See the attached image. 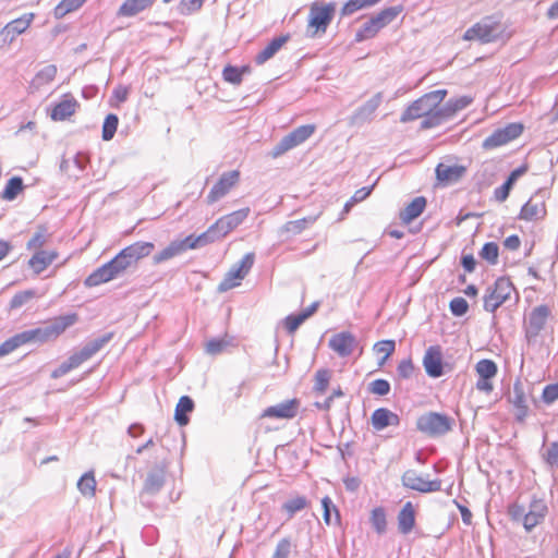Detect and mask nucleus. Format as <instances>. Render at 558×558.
<instances>
[{"mask_svg":"<svg viewBox=\"0 0 558 558\" xmlns=\"http://www.w3.org/2000/svg\"><path fill=\"white\" fill-rule=\"evenodd\" d=\"M155 245L151 242H135L121 250L111 260L95 269L84 281L86 287H97L122 277L130 268L150 255Z\"/></svg>","mask_w":558,"mask_h":558,"instance_id":"1","label":"nucleus"},{"mask_svg":"<svg viewBox=\"0 0 558 558\" xmlns=\"http://www.w3.org/2000/svg\"><path fill=\"white\" fill-rule=\"evenodd\" d=\"M446 95V89H437L423 95L408 106L402 112L400 121L407 123L423 118L421 122L423 130L440 125L444 122L440 104Z\"/></svg>","mask_w":558,"mask_h":558,"instance_id":"2","label":"nucleus"},{"mask_svg":"<svg viewBox=\"0 0 558 558\" xmlns=\"http://www.w3.org/2000/svg\"><path fill=\"white\" fill-rule=\"evenodd\" d=\"M78 320V316L75 313L54 317L44 326L27 329L19 332L22 344L38 343L43 344L49 341L56 340L61 336L68 328L75 325Z\"/></svg>","mask_w":558,"mask_h":558,"instance_id":"3","label":"nucleus"},{"mask_svg":"<svg viewBox=\"0 0 558 558\" xmlns=\"http://www.w3.org/2000/svg\"><path fill=\"white\" fill-rule=\"evenodd\" d=\"M512 293L515 294V300H518L519 295L510 279L506 277L498 278L493 286L486 289L483 296L484 310L495 313L502 304L510 300Z\"/></svg>","mask_w":558,"mask_h":558,"instance_id":"4","label":"nucleus"},{"mask_svg":"<svg viewBox=\"0 0 558 558\" xmlns=\"http://www.w3.org/2000/svg\"><path fill=\"white\" fill-rule=\"evenodd\" d=\"M403 11L402 5L389 7L376 15L372 16L367 22H365L362 27L355 34V40L357 43L364 41L366 39L373 38L376 34L390 24L397 16Z\"/></svg>","mask_w":558,"mask_h":558,"instance_id":"5","label":"nucleus"},{"mask_svg":"<svg viewBox=\"0 0 558 558\" xmlns=\"http://www.w3.org/2000/svg\"><path fill=\"white\" fill-rule=\"evenodd\" d=\"M502 33V27L499 21L493 16H486L472 27L466 29L463 35L465 40H480L483 44L495 41Z\"/></svg>","mask_w":558,"mask_h":558,"instance_id":"6","label":"nucleus"},{"mask_svg":"<svg viewBox=\"0 0 558 558\" xmlns=\"http://www.w3.org/2000/svg\"><path fill=\"white\" fill-rule=\"evenodd\" d=\"M416 428L430 437L442 436L452 428V420L446 414L429 412L417 418Z\"/></svg>","mask_w":558,"mask_h":558,"instance_id":"7","label":"nucleus"},{"mask_svg":"<svg viewBox=\"0 0 558 558\" xmlns=\"http://www.w3.org/2000/svg\"><path fill=\"white\" fill-rule=\"evenodd\" d=\"M315 129L314 124H305L294 129L292 132L283 136L278 144H276L270 153L271 157L278 158L284 153L303 144L314 134Z\"/></svg>","mask_w":558,"mask_h":558,"instance_id":"8","label":"nucleus"},{"mask_svg":"<svg viewBox=\"0 0 558 558\" xmlns=\"http://www.w3.org/2000/svg\"><path fill=\"white\" fill-rule=\"evenodd\" d=\"M336 4L333 2L325 5L314 3L310 9L308 16V35L315 37L317 33H325L330 24Z\"/></svg>","mask_w":558,"mask_h":558,"instance_id":"9","label":"nucleus"},{"mask_svg":"<svg viewBox=\"0 0 558 558\" xmlns=\"http://www.w3.org/2000/svg\"><path fill=\"white\" fill-rule=\"evenodd\" d=\"M254 260V253L251 252L245 254L242 259L226 274L225 278L218 286V291L226 292L240 286V281L248 274L253 267Z\"/></svg>","mask_w":558,"mask_h":558,"instance_id":"10","label":"nucleus"},{"mask_svg":"<svg viewBox=\"0 0 558 558\" xmlns=\"http://www.w3.org/2000/svg\"><path fill=\"white\" fill-rule=\"evenodd\" d=\"M523 132L521 123H509L501 129H497L483 142V147L493 149L518 138Z\"/></svg>","mask_w":558,"mask_h":558,"instance_id":"11","label":"nucleus"},{"mask_svg":"<svg viewBox=\"0 0 558 558\" xmlns=\"http://www.w3.org/2000/svg\"><path fill=\"white\" fill-rule=\"evenodd\" d=\"M239 181L240 172L238 170L223 172L208 193L207 203L214 204L225 197L239 183Z\"/></svg>","mask_w":558,"mask_h":558,"instance_id":"12","label":"nucleus"},{"mask_svg":"<svg viewBox=\"0 0 558 558\" xmlns=\"http://www.w3.org/2000/svg\"><path fill=\"white\" fill-rule=\"evenodd\" d=\"M550 310L547 305H538L532 310L525 325V337L529 341L535 340L545 328Z\"/></svg>","mask_w":558,"mask_h":558,"instance_id":"13","label":"nucleus"},{"mask_svg":"<svg viewBox=\"0 0 558 558\" xmlns=\"http://www.w3.org/2000/svg\"><path fill=\"white\" fill-rule=\"evenodd\" d=\"M404 487L420 493H434L441 489V481H428L414 470H408L401 477Z\"/></svg>","mask_w":558,"mask_h":558,"instance_id":"14","label":"nucleus"},{"mask_svg":"<svg viewBox=\"0 0 558 558\" xmlns=\"http://www.w3.org/2000/svg\"><path fill=\"white\" fill-rule=\"evenodd\" d=\"M300 404V401L295 398L284 400L266 408L260 414V418L291 420L298 415Z\"/></svg>","mask_w":558,"mask_h":558,"instance_id":"15","label":"nucleus"},{"mask_svg":"<svg viewBox=\"0 0 558 558\" xmlns=\"http://www.w3.org/2000/svg\"><path fill=\"white\" fill-rule=\"evenodd\" d=\"M113 338L112 332H107L101 337H98L87 342L80 351L74 352L71 356L75 361L76 365L80 366L84 362L90 360L95 354L102 350Z\"/></svg>","mask_w":558,"mask_h":558,"instance_id":"16","label":"nucleus"},{"mask_svg":"<svg viewBox=\"0 0 558 558\" xmlns=\"http://www.w3.org/2000/svg\"><path fill=\"white\" fill-rule=\"evenodd\" d=\"M381 101L383 94L379 92L353 112L349 119V123L351 125H362L372 121L373 116L380 106Z\"/></svg>","mask_w":558,"mask_h":558,"instance_id":"17","label":"nucleus"},{"mask_svg":"<svg viewBox=\"0 0 558 558\" xmlns=\"http://www.w3.org/2000/svg\"><path fill=\"white\" fill-rule=\"evenodd\" d=\"M328 345L339 356L347 357L353 353L357 345V340L353 333L341 331L329 339Z\"/></svg>","mask_w":558,"mask_h":558,"instance_id":"18","label":"nucleus"},{"mask_svg":"<svg viewBox=\"0 0 558 558\" xmlns=\"http://www.w3.org/2000/svg\"><path fill=\"white\" fill-rule=\"evenodd\" d=\"M250 211V208L245 207L219 218L214 223L218 231V235L225 238L247 218Z\"/></svg>","mask_w":558,"mask_h":558,"instance_id":"19","label":"nucleus"},{"mask_svg":"<svg viewBox=\"0 0 558 558\" xmlns=\"http://www.w3.org/2000/svg\"><path fill=\"white\" fill-rule=\"evenodd\" d=\"M34 17V13H25L9 22L0 32L3 41L9 44L13 43L19 35L23 34L31 26Z\"/></svg>","mask_w":558,"mask_h":558,"instance_id":"20","label":"nucleus"},{"mask_svg":"<svg viewBox=\"0 0 558 558\" xmlns=\"http://www.w3.org/2000/svg\"><path fill=\"white\" fill-rule=\"evenodd\" d=\"M423 366L429 377L438 378L442 376V352L439 345H432L426 350L423 357Z\"/></svg>","mask_w":558,"mask_h":558,"instance_id":"21","label":"nucleus"},{"mask_svg":"<svg viewBox=\"0 0 558 558\" xmlns=\"http://www.w3.org/2000/svg\"><path fill=\"white\" fill-rule=\"evenodd\" d=\"M80 107L77 100L71 94H64L50 109V118L53 121H64L73 116Z\"/></svg>","mask_w":558,"mask_h":558,"instance_id":"22","label":"nucleus"},{"mask_svg":"<svg viewBox=\"0 0 558 558\" xmlns=\"http://www.w3.org/2000/svg\"><path fill=\"white\" fill-rule=\"evenodd\" d=\"M548 512L546 502L543 499L534 498L525 511L524 530L529 533L539 523H542Z\"/></svg>","mask_w":558,"mask_h":558,"instance_id":"23","label":"nucleus"},{"mask_svg":"<svg viewBox=\"0 0 558 558\" xmlns=\"http://www.w3.org/2000/svg\"><path fill=\"white\" fill-rule=\"evenodd\" d=\"M465 171L466 169L463 166L444 162L438 163L435 169L437 180L444 185L457 183Z\"/></svg>","mask_w":558,"mask_h":558,"instance_id":"24","label":"nucleus"},{"mask_svg":"<svg viewBox=\"0 0 558 558\" xmlns=\"http://www.w3.org/2000/svg\"><path fill=\"white\" fill-rule=\"evenodd\" d=\"M59 256L56 250H40L33 253L28 260L29 268L34 274L39 275L46 270Z\"/></svg>","mask_w":558,"mask_h":558,"instance_id":"25","label":"nucleus"},{"mask_svg":"<svg viewBox=\"0 0 558 558\" xmlns=\"http://www.w3.org/2000/svg\"><path fill=\"white\" fill-rule=\"evenodd\" d=\"M220 239L222 238L218 235V231L215 228V225H211L205 232L201 233L199 235H187L183 239V242L186 250H194L214 243Z\"/></svg>","mask_w":558,"mask_h":558,"instance_id":"26","label":"nucleus"},{"mask_svg":"<svg viewBox=\"0 0 558 558\" xmlns=\"http://www.w3.org/2000/svg\"><path fill=\"white\" fill-rule=\"evenodd\" d=\"M372 426L376 430H383L388 426H398L400 417L386 408L376 409L371 416Z\"/></svg>","mask_w":558,"mask_h":558,"instance_id":"27","label":"nucleus"},{"mask_svg":"<svg viewBox=\"0 0 558 558\" xmlns=\"http://www.w3.org/2000/svg\"><path fill=\"white\" fill-rule=\"evenodd\" d=\"M511 403L514 407L515 410V420L518 422H524L527 414H529V407L526 403V397L523 391V387L520 383H515L513 385V393L511 397Z\"/></svg>","mask_w":558,"mask_h":558,"instance_id":"28","label":"nucleus"},{"mask_svg":"<svg viewBox=\"0 0 558 558\" xmlns=\"http://www.w3.org/2000/svg\"><path fill=\"white\" fill-rule=\"evenodd\" d=\"M398 530L401 534H409L415 525V510L411 501L404 504L397 517Z\"/></svg>","mask_w":558,"mask_h":558,"instance_id":"29","label":"nucleus"},{"mask_svg":"<svg viewBox=\"0 0 558 558\" xmlns=\"http://www.w3.org/2000/svg\"><path fill=\"white\" fill-rule=\"evenodd\" d=\"M156 0H125L118 10V16H134L150 8Z\"/></svg>","mask_w":558,"mask_h":558,"instance_id":"30","label":"nucleus"},{"mask_svg":"<svg viewBox=\"0 0 558 558\" xmlns=\"http://www.w3.org/2000/svg\"><path fill=\"white\" fill-rule=\"evenodd\" d=\"M289 36L283 35L274 38L263 50H260L256 57L255 62L256 64H264L266 61L271 59L280 49L281 47L288 41Z\"/></svg>","mask_w":558,"mask_h":558,"instance_id":"31","label":"nucleus"},{"mask_svg":"<svg viewBox=\"0 0 558 558\" xmlns=\"http://www.w3.org/2000/svg\"><path fill=\"white\" fill-rule=\"evenodd\" d=\"M165 484V470L155 468L148 474L144 483V493L149 495L157 494Z\"/></svg>","mask_w":558,"mask_h":558,"instance_id":"32","label":"nucleus"},{"mask_svg":"<svg viewBox=\"0 0 558 558\" xmlns=\"http://www.w3.org/2000/svg\"><path fill=\"white\" fill-rule=\"evenodd\" d=\"M425 207L426 198L423 196H417L400 213V219L404 223H410L423 213Z\"/></svg>","mask_w":558,"mask_h":558,"instance_id":"33","label":"nucleus"},{"mask_svg":"<svg viewBox=\"0 0 558 558\" xmlns=\"http://www.w3.org/2000/svg\"><path fill=\"white\" fill-rule=\"evenodd\" d=\"M50 239L51 233H49L48 229L45 226H39L27 241L26 250L33 253L44 250V246L50 241Z\"/></svg>","mask_w":558,"mask_h":558,"instance_id":"34","label":"nucleus"},{"mask_svg":"<svg viewBox=\"0 0 558 558\" xmlns=\"http://www.w3.org/2000/svg\"><path fill=\"white\" fill-rule=\"evenodd\" d=\"M194 410V401L189 396H182L175 407L174 420L180 426H185L190 418L189 413Z\"/></svg>","mask_w":558,"mask_h":558,"instance_id":"35","label":"nucleus"},{"mask_svg":"<svg viewBox=\"0 0 558 558\" xmlns=\"http://www.w3.org/2000/svg\"><path fill=\"white\" fill-rule=\"evenodd\" d=\"M185 251L186 247L184 245L183 240L172 241L167 247H165L159 253L155 254L153 260L155 264H160L180 255Z\"/></svg>","mask_w":558,"mask_h":558,"instance_id":"36","label":"nucleus"},{"mask_svg":"<svg viewBox=\"0 0 558 558\" xmlns=\"http://www.w3.org/2000/svg\"><path fill=\"white\" fill-rule=\"evenodd\" d=\"M546 215L545 205L541 202H533L530 199L523 205L520 211V219L523 220H538Z\"/></svg>","mask_w":558,"mask_h":558,"instance_id":"37","label":"nucleus"},{"mask_svg":"<svg viewBox=\"0 0 558 558\" xmlns=\"http://www.w3.org/2000/svg\"><path fill=\"white\" fill-rule=\"evenodd\" d=\"M472 100L473 99L469 96H461L459 98L448 100L444 106H441L444 122L453 117L458 111L466 108Z\"/></svg>","mask_w":558,"mask_h":558,"instance_id":"38","label":"nucleus"},{"mask_svg":"<svg viewBox=\"0 0 558 558\" xmlns=\"http://www.w3.org/2000/svg\"><path fill=\"white\" fill-rule=\"evenodd\" d=\"M318 218L317 216H308L304 217L299 220H292L284 223L281 229L280 233H290L292 235L300 234L303 230H305L308 226L313 225Z\"/></svg>","mask_w":558,"mask_h":558,"instance_id":"39","label":"nucleus"},{"mask_svg":"<svg viewBox=\"0 0 558 558\" xmlns=\"http://www.w3.org/2000/svg\"><path fill=\"white\" fill-rule=\"evenodd\" d=\"M23 189L24 184L22 178L13 177L8 181L2 192V197L7 201H13L23 191Z\"/></svg>","mask_w":558,"mask_h":558,"instance_id":"40","label":"nucleus"},{"mask_svg":"<svg viewBox=\"0 0 558 558\" xmlns=\"http://www.w3.org/2000/svg\"><path fill=\"white\" fill-rule=\"evenodd\" d=\"M77 488L82 495L87 497L95 496L96 480L93 472H86L77 482Z\"/></svg>","mask_w":558,"mask_h":558,"instance_id":"41","label":"nucleus"},{"mask_svg":"<svg viewBox=\"0 0 558 558\" xmlns=\"http://www.w3.org/2000/svg\"><path fill=\"white\" fill-rule=\"evenodd\" d=\"M371 523L378 534H384L387 530L386 511L383 507H376L371 513Z\"/></svg>","mask_w":558,"mask_h":558,"instance_id":"42","label":"nucleus"},{"mask_svg":"<svg viewBox=\"0 0 558 558\" xmlns=\"http://www.w3.org/2000/svg\"><path fill=\"white\" fill-rule=\"evenodd\" d=\"M476 373L478 377H483L484 379H492L497 374V365L494 361L483 359L478 361L475 365Z\"/></svg>","mask_w":558,"mask_h":558,"instance_id":"43","label":"nucleus"},{"mask_svg":"<svg viewBox=\"0 0 558 558\" xmlns=\"http://www.w3.org/2000/svg\"><path fill=\"white\" fill-rule=\"evenodd\" d=\"M373 350L377 354H383V357L378 362V365L383 366L387 359L395 352L396 342L393 340H381L374 344Z\"/></svg>","mask_w":558,"mask_h":558,"instance_id":"44","label":"nucleus"},{"mask_svg":"<svg viewBox=\"0 0 558 558\" xmlns=\"http://www.w3.org/2000/svg\"><path fill=\"white\" fill-rule=\"evenodd\" d=\"M307 506V499L304 496H298L289 499L282 505V509L288 513L291 519L296 512L303 510Z\"/></svg>","mask_w":558,"mask_h":558,"instance_id":"45","label":"nucleus"},{"mask_svg":"<svg viewBox=\"0 0 558 558\" xmlns=\"http://www.w3.org/2000/svg\"><path fill=\"white\" fill-rule=\"evenodd\" d=\"M232 344V340L225 338H214L207 341L206 343V352L211 355H217L222 353L229 345Z\"/></svg>","mask_w":558,"mask_h":558,"instance_id":"46","label":"nucleus"},{"mask_svg":"<svg viewBox=\"0 0 558 558\" xmlns=\"http://www.w3.org/2000/svg\"><path fill=\"white\" fill-rule=\"evenodd\" d=\"M86 0H62L54 8V16L60 19L65 16L68 13L77 10Z\"/></svg>","mask_w":558,"mask_h":558,"instance_id":"47","label":"nucleus"},{"mask_svg":"<svg viewBox=\"0 0 558 558\" xmlns=\"http://www.w3.org/2000/svg\"><path fill=\"white\" fill-rule=\"evenodd\" d=\"M246 71V66L239 69L236 66L228 65L223 69L222 76L226 82L239 85L242 82L243 73Z\"/></svg>","mask_w":558,"mask_h":558,"instance_id":"48","label":"nucleus"},{"mask_svg":"<svg viewBox=\"0 0 558 558\" xmlns=\"http://www.w3.org/2000/svg\"><path fill=\"white\" fill-rule=\"evenodd\" d=\"M119 119L116 114L110 113L106 117L102 125V140L110 141L117 131Z\"/></svg>","mask_w":558,"mask_h":558,"instance_id":"49","label":"nucleus"},{"mask_svg":"<svg viewBox=\"0 0 558 558\" xmlns=\"http://www.w3.org/2000/svg\"><path fill=\"white\" fill-rule=\"evenodd\" d=\"M57 75V66L49 64L43 68L35 76V83L38 85H45L54 80Z\"/></svg>","mask_w":558,"mask_h":558,"instance_id":"50","label":"nucleus"},{"mask_svg":"<svg viewBox=\"0 0 558 558\" xmlns=\"http://www.w3.org/2000/svg\"><path fill=\"white\" fill-rule=\"evenodd\" d=\"M499 247L495 242L485 243L480 256L487 260L489 264L495 265L498 260Z\"/></svg>","mask_w":558,"mask_h":558,"instance_id":"51","label":"nucleus"},{"mask_svg":"<svg viewBox=\"0 0 558 558\" xmlns=\"http://www.w3.org/2000/svg\"><path fill=\"white\" fill-rule=\"evenodd\" d=\"M330 380V372L328 369H318L315 374L314 390L323 393L328 388Z\"/></svg>","mask_w":558,"mask_h":558,"instance_id":"52","label":"nucleus"},{"mask_svg":"<svg viewBox=\"0 0 558 558\" xmlns=\"http://www.w3.org/2000/svg\"><path fill=\"white\" fill-rule=\"evenodd\" d=\"M322 506H323V509H324V515L323 517H324L325 523L327 525L331 524V510L335 511V513H336V522L339 523V521H340L339 511L335 507V505L332 504V500L328 496H325L322 499Z\"/></svg>","mask_w":558,"mask_h":558,"instance_id":"53","label":"nucleus"},{"mask_svg":"<svg viewBox=\"0 0 558 558\" xmlns=\"http://www.w3.org/2000/svg\"><path fill=\"white\" fill-rule=\"evenodd\" d=\"M20 335L16 333L0 344V357L10 354L22 347Z\"/></svg>","mask_w":558,"mask_h":558,"instance_id":"54","label":"nucleus"},{"mask_svg":"<svg viewBox=\"0 0 558 558\" xmlns=\"http://www.w3.org/2000/svg\"><path fill=\"white\" fill-rule=\"evenodd\" d=\"M449 308L454 316H463L469 310V304L465 299L457 296L450 301Z\"/></svg>","mask_w":558,"mask_h":558,"instance_id":"55","label":"nucleus"},{"mask_svg":"<svg viewBox=\"0 0 558 558\" xmlns=\"http://www.w3.org/2000/svg\"><path fill=\"white\" fill-rule=\"evenodd\" d=\"M369 392L377 396H386L390 391V384L386 379H375L369 384Z\"/></svg>","mask_w":558,"mask_h":558,"instance_id":"56","label":"nucleus"},{"mask_svg":"<svg viewBox=\"0 0 558 558\" xmlns=\"http://www.w3.org/2000/svg\"><path fill=\"white\" fill-rule=\"evenodd\" d=\"M291 541L284 537L278 542L271 558H289L291 554Z\"/></svg>","mask_w":558,"mask_h":558,"instance_id":"57","label":"nucleus"},{"mask_svg":"<svg viewBox=\"0 0 558 558\" xmlns=\"http://www.w3.org/2000/svg\"><path fill=\"white\" fill-rule=\"evenodd\" d=\"M77 367L78 366L76 365L73 357L70 356L66 361L61 363L59 365V367H57L56 369L52 371L51 378H54V379L60 378V377L64 376L65 374H68L69 372H71L72 369L77 368Z\"/></svg>","mask_w":558,"mask_h":558,"instance_id":"58","label":"nucleus"},{"mask_svg":"<svg viewBox=\"0 0 558 558\" xmlns=\"http://www.w3.org/2000/svg\"><path fill=\"white\" fill-rule=\"evenodd\" d=\"M204 0H181L179 3V11L181 14H191L197 11L203 5Z\"/></svg>","mask_w":558,"mask_h":558,"instance_id":"59","label":"nucleus"},{"mask_svg":"<svg viewBox=\"0 0 558 558\" xmlns=\"http://www.w3.org/2000/svg\"><path fill=\"white\" fill-rule=\"evenodd\" d=\"M508 514L513 522H521L524 525L525 508L519 504H511L508 507Z\"/></svg>","mask_w":558,"mask_h":558,"instance_id":"60","label":"nucleus"},{"mask_svg":"<svg viewBox=\"0 0 558 558\" xmlns=\"http://www.w3.org/2000/svg\"><path fill=\"white\" fill-rule=\"evenodd\" d=\"M542 399L546 404H551L558 400V383L545 386Z\"/></svg>","mask_w":558,"mask_h":558,"instance_id":"61","label":"nucleus"},{"mask_svg":"<svg viewBox=\"0 0 558 558\" xmlns=\"http://www.w3.org/2000/svg\"><path fill=\"white\" fill-rule=\"evenodd\" d=\"M304 322V316H302L301 313L298 315H289L284 318V327L289 333H293Z\"/></svg>","mask_w":558,"mask_h":558,"instance_id":"62","label":"nucleus"},{"mask_svg":"<svg viewBox=\"0 0 558 558\" xmlns=\"http://www.w3.org/2000/svg\"><path fill=\"white\" fill-rule=\"evenodd\" d=\"M414 365L410 359L402 360L398 367L397 373L400 378L408 379L413 375Z\"/></svg>","mask_w":558,"mask_h":558,"instance_id":"63","label":"nucleus"},{"mask_svg":"<svg viewBox=\"0 0 558 558\" xmlns=\"http://www.w3.org/2000/svg\"><path fill=\"white\" fill-rule=\"evenodd\" d=\"M545 461L551 465H558V442L554 441L549 445L546 452L544 453Z\"/></svg>","mask_w":558,"mask_h":558,"instance_id":"64","label":"nucleus"}]
</instances>
